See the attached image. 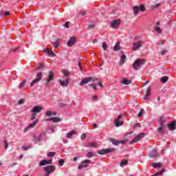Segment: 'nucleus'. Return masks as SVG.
<instances>
[{"label": "nucleus", "mask_w": 176, "mask_h": 176, "mask_svg": "<svg viewBox=\"0 0 176 176\" xmlns=\"http://www.w3.org/2000/svg\"><path fill=\"white\" fill-rule=\"evenodd\" d=\"M151 157H157V151L156 150H152V151L150 153Z\"/></svg>", "instance_id": "obj_21"}, {"label": "nucleus", "mask_w": 176, "mask_h": 176, "mask_svg": "<svg viewBox=\"0 0 176 176\" xmlns=\"http://www.w3.org/2000/svg\"><path fill=\"white\" fill-rule=\"evenodd\" d=\"M120 25V20L119 19L113 20L111 23V28H113V29L119 28Z\"/></svg>", "instance_id": "obj_5"}, {"label": "nucleus", "mask_w": 176, "mask_h": 176, "mask_svg": "<svg viewBox=\"0 0 176 176\" xmlns=\"http://www.w3.org/2000/svg\"><path fill=\"white\" fill-rule=\"evenodd\" d=\"M80 14H81L82 16H86V12H85L80 11Z\"/></svg>", "instance_id": "obj_62"}, {"label": "nucleus", "mask_w": 176, "mask_h": 176, "mask_svg": "<svg viewBox=\"0 0 176 176\" xmlns=\"http://www.w3.org/2000/svg\"><path fill=\"white\" fill-rule=\"evenodd\" d=\"M107 153H112L116 151V148H106Z\"/></svg>", "instance_id": "obj_32"}, {"label": "nucleus", "mask_w": 176, "mask_h": 176, "mask_svg": "<svg viewBox=\"0 0 176 176\" xmlns=\"http://www.w3.org/2000/svg\"><path fill=\"white\" fill-rule=\"evenodd\" d=\"M97 146V144L96 143V142H90V143H89V144H88V146L89 147V148H94L95 146Z\"/></svg>", "instance_id": "obj_35"}, {"label": "nucleus", "mask_w": 176, "mask_h": 176, "mask_svg": "<svg viewBox=\"0 0 176 176\" xmlns=\"http://www.w3.org/2000/svg\"><path fill=\"white\" fill-rule=\"evenodd\" d=\"M98 86H100V87H104V85H102V82H99L98 83Z\"/></svg>", "instance_id": "obj_59"}, {"label": "nucleus", "mask_w": 176, "mask_h": 176, "mask_svg": "<svg viewBox=\"0 0 176 176\" xmlns=\"http://www.w3.org/2000/svg\"><path fill=\"white\" fill-rule=\"evenodd\" d=\"M151 96V87H148L147 88L146 94L145 96L144 97V100H149V96Z\"/></svg>", "instance_id": "obj_17"}, {"label": "nucleus", "mask_w": 176, "mask_h": 176, "mask_svg": "<svg viewBox=\"0 0 176 176\" xmlns=\"http://www.w3.org/2000/svg\"><path fill=\"white\" fill-rule=\"evenodd\" d=\"M163 165H162V164L160 163H153V167L154 168H161V167H162Z\"/></svg>", "instance_id": "obj_27"}, {"label": "nucleus", "mask_w": 176, "mask_h": 176, "mask_svg": "<svg viewBox=\"0 0 176 176\" xmlns=\"http://www.w3.org/2000/svg\"><path fill=\"white\" fill-rule=\"evenodd\" d=\"M22 149L23 151H28V148L27 146H22Z\"/></svg>", "instance_id": "obj_64"}, {"label": "nucleus", "mask_w": 176, "mask_h": 176, "mask_svg": "<svg viewBox=\"0 0 176 176\" xmlns=\"http://www.w3.org/2000/svg\"><path fill=\"white\" fill-rule=\"evenodd\" d=\"M76 134V131H72L67 135V138L71 139L72 138V135Z\"/></svg>", "instance_id": "obj_23"}, {"label": "nucleus", "mask_w": 176, "mask_h": 176, "mask_svg": "<svg viewBox=\"0 0 176 176\" xmlns=\"http://www.w3.org/2000/svg\"><path fill=\"white\" fill-rule=\"evenodd\" d=\"M135 127H141V124L140 123H136L135 124Z\"/></svg>", "instance_id": "obj_61"}, {"label": "nucleus", "mask_w": 176, "mask_h": 176, "mask_svg": "<svg viewBox=\"0 0 176 176\" xmlns=\"http://www.w3.org/2000/svg\"><path fill=\"white\" fill-rule=\"evenodd\" d=\"M166 52L167 50L161 51L160 54H162V56H164V54H166Z\"/></svg>", "instance_id": "obj_57"}, {"label": "nucleus", "mask_w": 176, "mask_h": 176, "mask_svg": "<svg viewBox=\"0 0 176 176\" xmlns=\"http://www.w3.org/2000/svg\"><path fill=\"white\" fill-rule=\"evenodd\" d=\"M114 123H115V125H116V127H120V126H123V121H118V120H114Z\"/></svg>", "instance_id": "obj_25"}, {"label": "nucleus", "mask_w": 176, "mask_h": 176, "mask_svg": "<svg viewBox=\"0 0 176 176\" xmlns=\"http://www.w3.org/2000/svg\"><path fill=\"white\" fill-rule=\"evenodd\" d=\"M122 118H123V115L120 114L118 116V118L114 120H117V122H119L120 120V119H122Z\"/></svg>", "instance_id": "obj_47"}, {"label": "nucleus", "mask_w": 176, "mask_h": 176, "mask_svg": "<svg viewBox=\"0 0 176 176\" xmlns=\"http://www.w3.org/2000/svg\"><path fill=\"white\" fill-rule=\"evenodd\" d=\"M129 164V162H127V160H123L122 161H121L120 166V167H123V166H126Z\"/></svg>", "instance_id": "obj_30"}, {"label": "nucleus", "mask_w": 176, "mask_h": 176, "mask_svg": "<svg viewBox=\"0 0 176 176\" xmlns=\"http://www.w3.org/2000/svg\"><path fill=\"white\" fill-rule=\"evenodd\" d=\"M9 142L8 140H4L5 149H8L9 148Z\"/></svg>", "instance_id": "obj_43"}, {"label": "nucleus", "mask_w": 176, "mask_h": 176, "mask_svg": "<svg viewBox=\"0 0 176 176\" xmlns=\"http://www.w3.org/2000/svg\"><path fill=\"white\" fill-rule=\"evenodd\" d=\"M69 22H66L65 23V28H69Z\"/></svg>", "instance_id": "obj_54"}, {"label": "nucleus", "mask_w": 176, "mask_h": 176, "mask_svg": "<svg viewBox=\"0 0 176 176\" xmlns=\"http://www.w3.org/2000/svg\"><path fill=\"white\" fill-rule=\"evenodd\" d=\"M110 142H111L113 145H115L116 146L120 145V140H118L110 139Z\"/></svg>", "instance_id": "obj_16"}, {"label": "nucleus", "mask_w": 176, "mask_h": 176, "mask_svg": "<svg viewBox=\"0 0 176 176\" xmlns=\"http://www.w3.org/2000/svg\"><path fill=\"white\" fill-rule=\"evenodd\" d=\"M143 112H144V109H142L140 110V113L138 114V118H141V116H142Z\"/></svg>", "instance_id": "obj_48"}, {"label": "nucleus", "mask_w": 176, "mask_h": 176, "mask_svg": "<svg viewBox=\"0 0 176 176\" xmlns=\"http://www.w3.org/2000/svg\"><path fill=\"white\" fill-rule=\"evenodd\" d=\"M53 45H54V47L57 48V47H58V46H60V44L58 43H57L54 44Z\"/></svg>", "instance_id": "obj_58"}, {"label": "nucleus", "mask_w": 176, "mask_h": 176, "mask_svg": "<svg viewBox=\"0 0 176 176\" xmlns=\"http://www.w3.org/2000/svg\"><path fill=\"white\" fill-rule=\"evenodd\" d=\"M126 60H127V57H126V55L122 54L121 56L120 65V66L123 65V64H124V63H126Z\"/></svg>", "instance_id": "obj_18"}, {"label": "nucleus", "mask_w": 176, "mask_h": 176, "mask_svg": "<svg viewBox=\"0 0 176 176\" xmlns=\"http://www.w3.org/2000/svg\"><path fill=\"white\" fill-rule=\"evenodd\" d=\"M58 163H59L60 166L61 167V166H64L65 161L63 159H60L58 160Z\"/></svg>", "instance_id": "obj_38"}, {"label": "nucleus", "mask_w": 176, "mask_h": 176, "mask_svg": "<svg viewBox=\"0 0 176 176\" xmlns=\"http://www.w3.org/2000/svg\"><path fill=\"white\" fill-rule=\"evenodd\" d=\"M47 120H50V122H53L54 123H59V122H61V118L58 117H53V118H50Z\"/></svg>", "instance_id": "obj_14"}, {"label": "nucleus", "mask_w": 176, "mask_h": 176, "mask_svg": "<svg viewBox=\"0 0 176 176\" xmlns=\"http://www.w3.org/2000/svg\"><path fill=\"white\" fill-rule=\"evenodd\" d=\"M145 5L144 4H142L140 6V12H145Z\"/></svg>", "instance_id": "obj_39"}, {"label": "nucleus", "mask_w": 176, "mask_h": 176, "mask_svg": "<svg viewBox=\"0 0 176 176\" xmlns=\"http://www.w3.org/2000/svg\"><path fill=\"white\" fill-rule=\"evenodd\" d=\"M144 137H145V133H140L139 135H138L137 136H135L131 142H130V144H135L136 142H140V140H141V138H144Z\"/></svg>", "instance_id": "obj_2"}, {"label": "nucleus", "mask_w": 176, "mask_h": 176, "mask_svg": "<svg viewBox=\"0 0 176 176\" xmlns=\"http://www.w3.org/2000/svg\"><path fill=\"white\" fill-rule=\"evenodd\" d=\"M35 115L36 114L34 113L32 114V116L31 118V120H34L36 119V116H35Z\"/></svg>", "instance_id": "obj_56"}, {"label": "nucleus", "mask_w": 176, "mask_h": 176, "mask_svg": "<svg viewBox=\"0 0 176 176\" xmlns=\"http://www.w3.org/2000/svg\"><path fill=\"white\" fill-rule=\"evenodd\" d=\"M44 171H46V173H54V171H56V166H47L43 168Z\"/></svg>", "instance_id": "obj_4"}, {"label": "nucleus", "mask_w": 176, "mask_h": 176, "mask_svg": "<svg viewBox=\"0 0 176 176\" xmlns=\"http://www.w3.org/2000/svg\"><path fill=\"white\" fill-rule=\"evenodd\" d=\"M37 124H38V120H36V122L30 124L28 126H27L24 129L23 133H27V131H28V130H31V129H34V127H35V126H36Z\"/></svg>", "instance_id": "obj_6"}, {"label": "nucleus", "mask_w": 176, "mask_h": 176, "mask_svg": "<svg viewBox=\"0 0 176 176\" xmlns=\"http://www.w3.org/2000/svg\"><path fill=\"white\" fill-rule=\"evenodd\" d=\"M144 42L142 41H138L137 43H133V50H138L139 47H141V46H143Z\"/></svg>", "instance_id": "obj_11"}, {"label": "nucleus", "mask_w": 176, "mask_h": 176, "mask_svg": "<svg viewBox=\"0 0 176 176\" xmlns=\"http://www.w3.org/2000/svg\"><path fill=\"white\" fill-rule=\"evenodd\" d=\"M89 166V164H80L78 166V168L80 169V168H86V167H87Z\"/></svg>", "instance_id": "obj_42"}, {"label": "nucleus", "mask_w": 176, "mask_h": 176, "mask_svg": "<svg viewBox=\"0 0 176 176\" xmlns=\"http://www.w3.org/2000/svg\"><path fill=\"white\" fill-rule=\"evenodd\" d=\"M43 109V107H41L39 106H35L32 112H34V114H36V113H40V112H41V111Z\"/></svg>", "instance_id": "obj_12"}, {"label": "nucleus", "mask_w": 176, "mask_h": 176, "mask_svg": "<svg viewBox=\"0 0 176 176\" xmlns=\"http://www.w3.org/2000/svg\"><path fill=\"white\" fill-rule=\"evenodd\" d=\"M91 77H87L85 79L82 80L80 82V86H83L85 85H87L89 82H91Z\"/></svg>", "instance_id": "obj_10"}, {"label": "nucleus", "mask_w": 176, "mask_h": 176, "mask_svg": "<svg viewBox=\"0 0 176 176\" xmlns=\"http://www.w3.org/2000/svg\"><path fill=\"white\" fill-rule=\"evenodd\" d=\"M160 6V3L154 4L152 6V8H159Z\"/></svg>", "instance_id": "obj_55"}, {"label": "nucleus", "mask_w": 176, "mask_h": 176, "mask_svg": "<svg viewBox=\"0 0 176 176\" xmlns=\"http://www.w3.org/2000/svg\"><path fill=\"white\" fill-rule=\"evenodd\" d=\"M90 162H91V160H85V161L82 162V164H85V163H86L87 164H89V163H90Z\"/></svg>", "instance_id": "obj_49"}, {"label": "nucleus", "mask_w": 176, "mask_h": 176, "mask_svg": "<svg viewBox=\"0 0 176 176\" xmlns=\"http://www.w3.org/2000/svg\"><path fill=\"white\" fill-rule=\"evenodd\" d=\"M87 157H93V153L88 152L87 154Z\"/></svg>", "instance_id": "obj_52"}, {"label": "nucleus", "mask_w": 176, "mask_h": 176, "mask_svg": "<svg viewBox=\"0 0 176 176\" xmlns=\"http://www.w3.org/2000/svg\"><path fill=\"white\" fill-rule=\"evenodd\" d=\"M140 12V8L138 6H135L133 7V13L134 14H138V12Z\"/></svg>", "instance_id": "obj_29"}, {"label": "nucleus", "mask_w": 176, "mask_h": 176, "mask_svg": "<svg viewBox=\"0 0 176 176\" xmlns=\"http://www.w3.org/2000/svg\"><path fill=\"white\" fill-rule=\"evenodd\" d=\"M52 163H53V160H41L38 165L40 166V167H43V166H46L47 164H52Z\"/></svg>", "instance_id": "obj_7"}, {"label": "nucleus", "mask_w": 176, "mask_h": 176, "mask_svg": "<svg viewBox=\"0 0 176 176\" xmlns=\"http://www.w3.org/2000/svg\"><path fill=\"white\" fill-rule=\"evenodd\" d=\"M164 118H160L159 120L160 126H164Z\"/></svg>", "instance_id": "obj_33"}, {"label": "nucleus", "mask_w": 176, "mask_h": 176, "mask_svg": "<svg viewBox=\"0 0 176 176\" xmlns=\"http://www.w3.org/2000/svg\"><path fill=\"white\" fill-rule=\"evenodd\" d=\"M45 116H47V118H50V116H53V111H47L45 113Z\"/></svg>", "instance_id": "obj_37"}, {"label": "nucleus", "mask_w": 176, "mask_h": 176, "mask_svg": "<svg viewBox=\"0 0 176 176\" xmlns=\"http://www.w3.org/2000/svg\"><path fill=\"white\" fill-rule=\"evenodd\" d=\"M75 42H76V38L75 37H72L67 42V46H74L75 45Z\"/></svg>", "instance_id": "obj_13"}, {"label": "nucleus", "mask_w": 176, "mask_h": 176, "mask_svg": "<svg viewBox=\"0 0 176 176\" xmlns=\"http://www.w3.org/2000/svg\"><path fill=\"white\" fill-rule=\"evenodd\" d=\"M122 85H131V80H128L127 78H124L122 80Z\"/></svg>", "instance_id": "obj_22"}, {"label": "nucleus", "mask_w": 176, "mask_h": 176, "mask_svg": "<svg viewBox=\"0 0 176 176\" xmlns=\"http://www.w3.org/2000/svg\"><path fill=\"white\" fill-rule=\"evenodd\" d=\"M168 127L170 131H174L176 129V120H173L168 124Z\"/></svg>", "instance_id": "obj_8"}, {"label": "nucleus", "mask_w": 176, "mask_h": 176, "mask_svg": "<svg viewBox=\"0 0 176 176\" xmlns=\"http://www.w3.org/2000/svg\"><path fill=\"white\" fill-rule=\"evenodd\" d=\"M164 126H160V127L157 128V131L159 133V134H163V133H164Z\"/></svg>", "instance_id": "obj_24"}, {"label": "nucleus", "mask_w": 176, "mask_h": 176, "mask_svg": "<svg viewBox=\"0 0 176 176\" xmlns=\"http://www.w3.org/2000/svg\"><path fill=\"white\" fill-rule=\"evenodd\" d=\"M92 100H93V101H97V100H98V96H94L92 97Z\"/></svg>", "instance_id": "obj_53"}, {"label": "nucleus", "mask_w": 176, "mask_h": 176, "mask_svg": "<svg viewBox=\"0 0 176 176\" xmlns=\"http://www.w3.org/2000/svg\"><path fill=\"white\" fill-rule=\"evenodd\" d=\"M59 83L61 86H68L69 83V80L67 79L65 81H63V80H60Z\"/></svg>", "instance_id": "obj_20"}, {"label": "nucleus", "mask_w": 176, "mask_h": 176, "mask_svg": "<svg viewBox=\"0 0 176 176\" xmlns=\"http://www.w3.org/2000/svg\"><path fill=\"white\" fill-rule=\"evenodd\" d=\"M63 74L65 75V76H69V71L67 70V69H64L63 71Z\"/></svg>", "instance_id": "obj_36"}, {"label": "nucleus", "mask_w": 176, "mask_h": 176, "mask_svg": "<svg viewBox=\"0 0 176 176\" xmlns=\"http://www.w3.org/2000/svg\"><path fill=\"white\" fill-rule=\"evenodd\" d=\"M91 80H92V82H96V80H98V78H94V77H91Z\"/></svg>", "instance_id": "obj_60"}, {"label": "nucleus", "mask_w": 176, "mask_h": 176, "mask_svg": "<svg viewBox=\"0 0 176 176\" xmlns=\"http://www.w3.org/2000/svg\"><path fill=\"white\" fill-rule=\"evenodd\" d=\"M168 81V76H163L161 78L162 83H167Z\"/></svg>", "instance_id": "obj_28"}, {"label": "nucleus", "mask_w": 176, "mask_h": 176, "mask_svg": "<svg viewBox=\"0 0 176 176\" xmlns=\"http://www.w3.org/2000/svg\"><path fill=\"white\" fill-rule=\"evenodd\" d=\"M126 142H127V140H124L120 141V144H126Z\"/></svg>", "instance_id": "obj_63"}, {"label": "nucleus", "mask_w": 176, "mask_h": 176, "mask_svg": "<svg viewBox=\"0 0 176 176\" xmlns=\"http://www.w3.org/2000/svg\"><path fill=\"white\" fill-rule=\"evenodd\" d=\"M43 67H45V64L41 63L38 67H37L36 69H38V71L42 69V68H43Z\"/></svg>", "instance_id": "obj_45"}, {"label": "nucleus", "mask_w": 176, "mask_h": 176, "mask_svg": "<svg viewBox=\"0 0 176 176\" xmlns=\"http://www.w3.org/2000/svg\"><path fill=\"white\" fill-rule=\"evenodd\" d=\"M98 155H107V148H103L97 151Z\"/></svg>", "instance_id": "obj_26"}, {"label": "nucleus", "mask_w": 176, "mask_h": 176, "mask_svg": "<svg viewBox=\"0 0 176 176\" xmlns=\"http://www.w3.org/2000/svg\"><path fill=\"white\" fill-rule=\"evenodd\" d=\"M25 83H27V80H24L21 84H20V87H24L25 86Z\"/></svg>", "instance_id": "obj_44"}, {"label": "nucleus", "mask_w": 176, "mask_h": 176, "mask_svg": "<svg viewBox=\"0 0 176 176\" xmlns=\"http://www.w3.org/2000/svg\"><path fill=\"white\" fill-rule=\"evenodd\" d=\"M145 64V60L144 59H137L133 64V69H135L136 71H138L142 65Z\"/></svg>", "instance_id": "obj_1"}, {"label": "nucleus", "mask_w": 176, "mask_h": 176, "mask_svg": "<svg viewBox=\"0 0 176 176\" xmlns=\"http://www.w3.org/2000/svg\"><path fill=\"white\" fill-rule=\"evenodd\" d=\"M54 79V73L53 72H49L48 74V80H46V85H49L52 80Z\"/></svg>", "instance_id": "obj_9"}, {"label": "nucleus", "mask_w": 176, "mask_h": 176, "mask_svg": "<svg viewBox=\"0 0 176 176\" xmlns=\"http://www.w3.org/2000/svg\"><path fill=\"white\" fill-rule=\"evenodd\" d=\"M25 101L23 99H20L18 102V104L19 105H23V104H24Z\"/></svg>", "instance_id": "obj_46"}, {"label": "nucleus", "mask_w": 176, "mask_h": 176, "mask_svg": "<svg viewBox=\"0 0 176 176\" xmlns=\"http://www.w3.org/2000/svg\"><path fill=\"white\" fill-rule=\"evenodd\" d=\"M44 52L45 53H47V54H49V56H50L51 57H56V54H54V52L53 51H50V50H49V48H45L44 50Z\"/></svg>", "instance_id": "obj_15"}, {"label": "nucleus", "mask_w": 176, "mask_h": 176, "mask_svg": "<svg viewBox=\"0 0 176 176\" xmlns=\"http://www.w3.org/2000/svg\"><path fill=\"white\" fill-rule=\"evenodd\" d=\"M113 50L115 52H119V50H120V42H117L113 47Z\"/></svg>", "instance_id": "obj_19"}, {"label": "nucleus", "mask_w": 176, "mask_h": 176, "mask_svg": "<svg viewBox=\"0 0 176 176\" xmlns=\"http://www.w3.org/2000/svg\"><path fill=\"white\" fill-rule=\"evenodd\" d=\"M10 12L9 11H6L4 13L1 12V16H10Z\"/></svg>", "instance_id": "obj_40"}, {"label": "nucleus", "mask_w": 176, "mask_h": 176, "mask_svg": "<svg viewBox=\"0 0 176 176\" xmlns=\"http://www.w3.org/2000/svg\"><path fill=\"white\" fill-rule=\"evenodd\" d=\"M154 30L158 34H162V29L159 26L154 27Z\"/></svg>", "instance_id": "obj_31"}, {"label": "nucleus", "mask_w": 176, "mask_h": 176, "mask_svg": "<svg viewBox=\"0 0 176 176\" xmlns=\"http://www.w3.org/2000/svg\"><path fill=\"white\" fill-rule=\"evenodd\" d=\"M90 86H91V87L94 89V90H97V84H92L90 85Z\"/></svg>", "instance_id": "obj_50"}, {"label": "nucleus", "mask_w": 176, "mask_h": 176, "mask_svg": "<svg viewBox=\"0 0 176 176\" xmlns=\"http://www.w3.org/2000/svg\"><path fill=\"white\" fill-rule=\"evenodd\" d=\"M47 156H48V157H53L54 156H56V153L54 152H49L47 154Z\"/></svg>", "instance_id": "obj_34"}, {"label": "nucleus", "mask_w": 176, "mask_h": 176, "mask_svg": "<svg viewBox=\"0 0 176 176\" xmlns=\"http://www.w3.org/2000/svg\"><path fill=\"white\" fill-rule=\"evenodd\" d=\"M85 138H86V133H82L80 137V139L83 141L85 140Z\"/></svg>", "instance_id": "obj_51"}, {"label": "nucleus", "mask_w": 176, "mask_h": 176, "mask_svg": "<svg viewBox=\"0 0 176 176\" xmlns=\"http://www.w3.org/2000/svg\"><path fill=\"white\" fill-rule=\"evenodd\" d=\"M37 78H35L33 81H32L30 86L31 87H32V86H34V85H35V83H39V82L41 81V80L42 79V73L38 72L36 74Z\"/></svg>", "instance_id": "obj_3"}, {"label": "nucleus", "mask_w": 176, "mask_h": 176, "mask_svg": "<svg viewBox=\"0 0 176 176\" xmlns=\"http://www.w3.org/2000/svg\"><path fill=\"white\" fill-rule=\"evenodd\" d=\"M102 48L104 49V50H107V49H108V45H107V43L105 41L102 43Z\"/></svg>", "instance_id": "obj_41"}]
</instances>
